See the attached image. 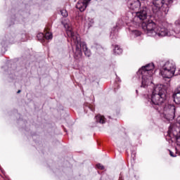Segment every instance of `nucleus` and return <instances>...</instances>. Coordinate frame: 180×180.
<instances>
[{"instance_id": "obj_1", "label": "nucleus", "mask_w": 180, "mask_h": 180, "mask_svg": "<svg viewBox=\"0 0 180 180\" xmlns=\"http://www.w3.org/2000/svg\"><path fill=\"white\" fill-rule=\"evenodd\" d=\"M141 27L147 35L152 37H165L174 36L175 31L171 29V25L167 23L160 24L157 26L152 20H147V8H144L139 12H136L134 18L131 25L134 27Z\"/></svg>"}, {"instance_id": "obj_2", "label": "nucleus", "mask_w": 180, "mask_h": 180, "mask_svg": "<svg viewBox=\"0 0 180 180\" xmlns=\"http://www.w3.org/2000/svg\"><path fill=\"white\" fill-rule=\"evenodd\" d=\"M64 27L66 29V33L68 37H70L71 40L76 44V52L75 53V58L76 60H79L82 57V49L86 57H91V51L88 49L86 44L85 42H81V38L78 34L72 32V27H71V23L70 22L64 23ZM79 44V46H78ZM81 47V48H79Z\"/></svg>"}, {"instance_id": "obj_3", "label": "nucleus", "mask_w": 180, "mask_h": 180, "mask_svg": "<svg viewBox=\"0 0 180 180\" xmlns=\"http://www.w3.org/2000/svg\"><path fill=\"white\" fill-rule=\"evenodd\" d=\"M167 100V87L164 84H158L151 90L150 96H148V102L150 105H162Z\"/></svg>"}, {"instance_id": "obj_4", "label": "nucleus", "mask_w": 180, "mask_h": 180, "mask_svg": "<svg viewBox=\"0 0 180 180\" xmlns=\"http://www.w3.org/2000/svg\"><path fill=\"white\" fill-rule=\"evenodd\" d=\"M154 63H148L142 66L138 71V75H141V87L147 88L150 84H153V75H154Z\"/></svg>"}, {"instance_id": "obj_5", "label": "nucleus", "mask_w": 180, "mask_h": 180, "mask_svg": "<svg viewBox=\"0 0 180 180\" xmlns=\"http://www.w3.org/2000/svg\"><path fill=\"white\" fill-rule=\"evenodd\" d=\"M174 3V0H153L152 11L153 13L164 12L165 15L168 13L169 7Z\"/></svg>"}, {"instance_id": "obj_6", "label": "nucleus", "mask_w": 180, "mask_h": 180, "mask_svg": "<svg viewBox=\"0 0 180 180\" xmlns=\"http://www.w3.org/2000/svg\"><path fill=\"white\" fill-rule=\"evenodd\" d=\"M176 65L173 60H169L165 63L160 70V75L163 78H172L175 75Z\"/></svg>"}, {"instance_id": "obj_7", "label": "nucleus", "mask_w": 180, "mask_h": 180, "mask_svg": "<svg viewBox=\"0 0 180 180\" xmlns=\"http://www.w3.org/2000/svg\"><path fill=\"white\" fill-rule=\"evenodd\" d=\"M175 110H176L175 105L167 104L163 109L162 117L166 119V120H174L175 117Z\"/></svg>"}, {"instance_id": "obj_8", "label": "nucleus", "mask_w": 180, "mask_h": 180, "mask_svg": "<svg viewBox=\"0 0 180 180\" xmlns=\"http://www.w3.org/2000/svg\"><path fill=\"white\" fill-rule=\"evenodd\" d=\"M168 133L169 134H172L173 136H175L176 143H177L178 139H180V115L177 118L176 123L170 125Z\"/></svg>"}, {"instance_id": "obj_9", "label": "nucleus", "mask_w": 180, "mask_h": 180, "mask_svg": "<svg viewBox=\"0 0 180 180\" xmlns=\"http://www.w3.org/2000/svg\"><path fill=\"white\" fill-rule=\"evenodd\" d=\"M91 0H79L77 5L76 8L80 11V12H84L85 9H86V6H88V4Z\"/></svg>"}, {"instance_id": "obj_10", "label": "nucleus", "mask_w": 180, "mask_h": 180, "mask_svg": "<svg viewBox=\"0 0 180 180\" xmlns=\"http://www.w3.org/2000/svg\"><path fill=\"white\" fill-rule=\"evenodd\" d=\"M141 4L139 0H129L128 1V8L131 9L132 11H136V9H139L140 8Z\"/></svg>"}, {"instance_id": "obj_11", "label": "nucleus", "mask_w": 180, "mask_h": 180, "mask_svg": "<svg viewBox=\"0 0 180 180\" xmlns=\"http://www.w3.org/2000/svg\"><path fill=\"white\" fill-rule=\"evenodd\" d=\"M174 101L177 105H180V87H179L174 94Z\"/></svg>"}, {"instance_id": "obj_12", "label": "nucleus", "mask_w": 180, "mask_h": 180, "mask_svg": "<svg viewBox=\"0 0 180 180\" xmlns=\"http://www.w3.org/2000/svg\"><path fill=\"white\" fill-rule=\"evenodd\" d=\"M95 119H96V122H97V123H101V124H103V123H105V117L104 116L98 115L97 116H96Z\"/></svg>"}, {"instance_id": "obj_13", "label": "nucleus", "mask_w": 180, "mask_h": 180, "mask_svg": "<svg viewBox=\"0 0 180 180\" xmlns=\"http://www.w3.org/2000/svg\"><path fill=\"white\" fill-rule=\"evenodd\" d=\"M131 35L133 37H139V36H141V32L139 31L138 30H135L131 32Z\"/></svg>"}, {"instance_id": "obj_14", "label": "nucleus", "mask_w": 180, "mask_h": 180, "mask_svg": "<svg viewBox=\"0 0 180 180\" xmlns=\"http://www.w3.org/2000/svg\"><path fill=\"white\" fill-rule=\"evenodd\" d=\"M114 53L115 54H122V53H123V50L119 47V46H115V49H114Z\"/></svg>"}, {"instance_id": "obj_15", "label": "nucleus", "mask_w": 180, "mask_h": 180, "mask_svg": "<svg viewBox=\"0 0 180 180\" xmlns=\"http://www.w3.org/2000/svg\"><path fill=\"white\" fill-rule=\"evenodd\" d=\"M44 36H45V39H46V40H51V39H53V34H51V32H50V31H46Z\"/></svg>"}, {"instance_id": "obj_16", "label": "nucleus", "mask_w": 180, "mask_h": 180, "mask_svg": "<svg viewBox=\"0 0 180 180\" xmlns=\"http://www.w3.org/2000/svg\"><path fill=\"white\" fill-rule=\"evenodd\" d=\"M60 13L63 18H67V16H68V12H67V10L60 11Z\"/></svg>"}, {"instance_id": "obj_17", "label": "nucleus", "mask_w": 180, "mask_h": 180, "mask_svg": "<svg viewBox=\"0 0 180 180\" xmlns=\"http://www.w3.org/2000/svg\"><path fill=\"white\" fill-rule=\"evenodd\" d=\"M44 37H45V35L43 33H39L37 34V38L39 40H41V39H44Z\"/></svg>"}, {"instance_id": "obj_18", "label": "nucleus", "mask_w": 180, "mask_h": 180, "mask_svg": "<svg viewBox=\"0 0 180 180\" xmlns=\"http://www.w3.org/2000/svg\"><path fill=\"white\" fill-rule=\"evenodd\" d=\"M96 167L98 168V169H105V167H103V165L101 164H97Z\"/></svg>"}, {"instance_id": "obj_19", "label": "nucleus", "mask_w": 180, "mask_h": 180, "mask_svg": "<svg viewBox=\"0 0 180 180\" xmlns=\"http://www.w3.org/2000/svg\"><path fill=\"white\" fill-rule=\"evenodd\" d=\"M169 154L171 155V157H176V154H174V153H172V151L169 150Z\"/></svg>"}, {"instance_id": "obj_20", "label": "nucleus", "mask_w": 180, "mask_h": 180, "mask_svg": "<svg viewBox=\"0 0 180 180\" xmlns=\"http://www.w3.org/2000/svg\"><path fill=\"white\" fill-rule=\"evenodd\" d=\"M116 80H117L118 82H122V80L120 79V77H117Z\"/></svg>"}, {"instance_id": "obj_21", "label": "nucleus", "mask_w": 180, "mask_h": 180, "mask_svg": "<svg viewBox=\"0 0 180 180\" xmlns=\"http://www.w3.org/2000/svg\"><path fill=\"white\" fill-rule=\"evenodd\" d=\"M17 93L20 94V90H18Z\"/></svg>"}, {"instance_id": "obj_22", "label": "nucleus", "mask_w": 180, "mask_h": 180, "mask_svg": "<svg viewBox=\"0 0 180 180\" xmlns=\"http://www.w3.org/2000/svg\"><path fill=\"white\" fill-rule=\"evenodd\" d=\"M90 109H91V110L92 112H94V109H92V108H90Z\"/></svg>"}]
</instances>
